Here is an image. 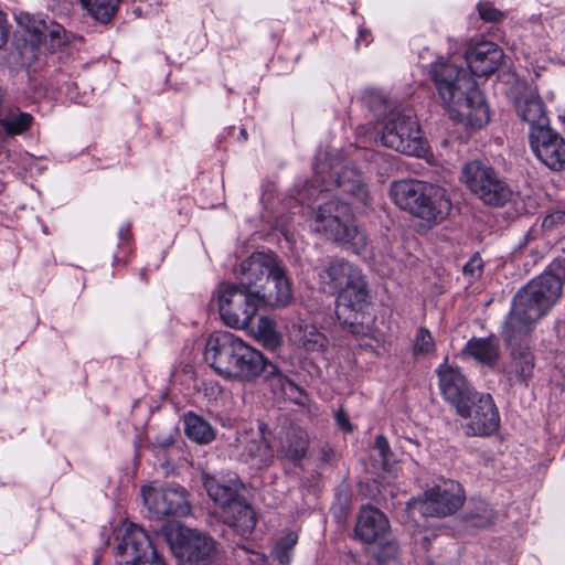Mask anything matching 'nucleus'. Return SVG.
Masks as SVG:
<instances>
[{
	"instance_id": "f257e3e1",
	"label": "nucleus",
	"mask_w": 565,
	"mask_h": 565,
	"mask_svg": "<svg viewBox=\"0 0 565 565\" xmlns=\"http://www.w3.org/2000/svg\"><path fill=\"white\" fill-rule=\"evenodd\" d=\"M335 194L330 188L319 190L317 200L321 201L313 212L312 228L328 239L351 244L359 249L366 245V237L354 224L348 202H340L337 196L347 194L351 204L366 206L371 201L370 191L360 171L353 166H344L337 172L334 181Z\"/></svg>"
},
{
	"instance_id": "f03ea898",
	"label": "nucleus",
	"mask_w": 565,
	"mask_h": 565,
	"mask_svg": "<svg viewBox=\"0 0 565 565\" xmlns=\"http://www.w3.org/2000/svg\"><path fill=\"white\" fill-rule=\"evenodd\" d=\"M564 282L565 262L557 260L514 296L511 311L503 326V335L509 342L529 334L531 326L558 301Z\"/></svg>"
},
{
	"instance_id": "7ed1b4c3",
	"label": "nucleus",
	"mask_w": 565,
	"mask_h": 565,
	"mask_svg": "<svg viewBox=\"0 0 565 565\" xmlns=\"http://www.w3.org/2000/svg\"><path fill=\"white\" fill-rule=\"evenodd\" d=\"M204 360L220 376L232 381L250 383L279 374L277 366L260 351L227 331L207 338Z\"/></svg>"
},
{
	"instance_id": "20e7f679",
	"label": "nucleus",
	"mask_w": 565,
	"mask_h": 565,
	"mask_svg": "<svg viewBox=\"0 0 565 565\" xmlns=\"http://www.w3.org/2000/svg\"><path fill=\"white\" fill-rule=\"evenodd\" d=\"M431 77L445 108L481 128L489 122V108L469 72L450 63H436Z\"/></svg>"
},
{
	"instance_id": "39448f33",
	"label": "nucleus",
	"mask_w": 565,
	"mask_h": 565,
	"mask_svg": "<svg viewBox=\"0 0 565 565\" xmlns=\"http://www.w3.org/2000/svg\"><path fill=\"white\" fill-rule=\"evenodd\" d=\"M323 289L337 294V315L341 319L347 311L354 317H344L343 323L354 327L358 316L370 303V294L362 270L345 259H332L318 268Z\"/></svg>"
},
{
	"instance_id": "423d86ee",
	"label": "nucleus",
	"mask_w": 565,
	"mask_h": 565,
	"mask_svg": "<svg viewBox=\"0 0 565 565\" xmlns=\"http://www.w3.org/2000/svg\"><path fill=\"white\" fill-rule=\"evenodd\" d=\"M390 195L397 206L429 225L441 223L451 211L446 189L437 184L412 179L398 180L391 184Z\"/></svg>"
},
{
	"instance_id": "0eeeda50",
	"label": "nucleus",
	"mask_w": 565,
	"mask_h": 565,
	"mask_svg": "<svg viewBox=\"0 0 565 565\" xmlns=\"http://www.w3.org/2000/svg\"><path fill=\"white\" fill-rule=\"evenodd\" d=\"M287 294L280 297L268 294L252 292L235 282H222L215 290L212 301L217 305L222 321L235 329L247 328L262 305L271 307L287 306Z\"/></svg>"
},
{
	"instance_id": "6e6552de",
	"label": "nucleus",
	"mask_w": 565,
	"mask_h": 565,
	"mask_svg": "<svg viewBox=\"0 0 565 565\" xmlns=\"http://www.w3.org/2000/svg\"><path fill=\"white\" fill-rule=\"evenodd\" d=\"M238 285L252 292L270 294L280 297L287 294V305L291 301L292 292L282 267L273 253H254L244 259L237 270Z\"/></svg>"
},
{
	"instance_id": "1a4fd4ad",
	"label": "nucleus",
	"mask_w": 565,
	"mask_h": 565,
	"mask_svg": "<svg viewBox=\"0 0 565 565\" xmlns=\"http://www.w3.org/2000/svg\"><path fill=\"white\" fill-rule=\"evenodd\" d=\"M462 180L471 194L489 207H503L511 203L515 195L512 186L498 170L479 160H472L463 166Z\"/></svg>"
},
{
	"instance_id": "9d476101",
	"label": "nucleus",
	"mask_w": 565,
	"mask_h": 565,
	"mask_svg": "<svg viewBox=\"0 0 565 565\" xmlns=\"http://www.w3.org/2000/svg\"><path fill=\"white\" fill-rule=\"evenodd\" d=\"M381 141L383 146L407 156L422 157L426 152V141L411 110L394 109L390 113L383 126Z\"/></svg>"
},
{
	"instance_id": "9b49d317",
	"label": "nucleus",
	"mask_w": 565,
	"mask_h": 565,
	"mask_svg": "<svg viewBox=\"0 0 565 565\" xmlns=\"http://www.w3.org/2000/svg\"><path fill=\"white\" fill-rule=\"evenodd\" d=\"M170 550L182 562L191 565H212L217 553L216 542L205 533L181 525L164 532Z\"/></svg>"
},
{
	"instance_id": "f8f14e48",
	"label": "nucleus",
	"mask_w": 565,
	"mask_h": 565,
	"mask_svg": "<svg viewBox=\"0 0 565 565\" xmlns=\"http://www.w3.org/2000/svg\"><path fill=\"white\" fill-rule=\"evenodd\" d=\"M463 503L461 486L452 480L443 481L429 489L423 499H414L408 503L412 512L423 516H447L455 513Z\"/></svg>"
},
{
	"instance_id": "ddd939ff",
	"label": "nucleus",
	"mask_w": 565,
	"mask_h": 565,
	"mask_svg": "<svg viewBox=\"0 0 565 565\" xmlns=\"http://www.w3.org/2000/svg\"><path fill=\"white\" fill-rule=\"evenodd\" d=\"M141 495L150 518L185 516L191 507L184 488L172 484L160 488L142 487Z\"/></svg>"
},
{
	"instance_id": "4468645a",
	"label": "nucleus",
	"mask_w": 565,
	"mask_h": 565,
	"mask_svg": "<svg viewBox=\"0 0 565 565\" xmlns=\"http://www.w3.org/2000/svg\"><path fill=\"white\" fill-rule=\"evenodd\" d=\"M114 541L117 565H138L156 551L147 532L135 523L124 522L116 527Z\"/></svg>"
},
{
	"instance_id": "2eb2a0df",
	"label": "nucleus",
	"mask_w": 565,
	"mask_h": 565,
	"mask_svg": "<svg viewBox=\"0 0 565 565\" xmlns=\"http://www.w3.org/2000/svg\"><path fill=\"white\" fill-rule=\"evenodd\" d=\"M457 413L469 418L466 425V434L469 436H489L500 425L499 412L490 394L476 392L457 408Z\"/></svg>"
},
{
	"instance_id": "dca6fc26",
	"label": "nucleus",
	"mask_w": 565,
	"mask_h": 565,
	"mask_svg": "<svg viewBox=\"0 0 565 565\" xmlns=\"http://www.w3.org/2000/svg\"><path fill=\"white\" fill-rule=\"evenodd\" d=\"M512 100L520 119L530 125V132L550 127L546 108L536 87L519 83L513 89Z\"/></svg>"
},
{
	"instance_id": "f3484780",
	"label": "nucleus",
	"mask_w": 565,
	"mask_h": 565,
	"mask_svg": "<svg viewBox=\"0 0 565 565\" xmlns=\"http://www.w3.org/2000/svg\"><path fill=\"white\" fill-rule=\"evenodd\" d=\"M525 337H518L512 342L504 339L511 349L510 362L503 367V377L510 387L518 384L526 386L533 375L534 356L530 348L522 343Z\"/></svg>"
},
{
	"instance_id": "a211bd4d",
	"label": "nucleus",
	"mask_w": 565,
	"mask_h": 565,
	"mask_svg": "<svg viewBox=\"0 0 565 565\" xmlns=\"http://www.w3.org/2000/svg\"><path fill=\"white\" fill-rule=\"evenodd\" d=\"M530 143L546 167L557 171L565 169V139L551 127L530 132Z\"/></svg>"
},
{
	"instance_id": "6ab92c4d",
	"label": "nucleus",
	"mask_w": 565,
	"mask_h": 565,
	"mask_svg": "<svg viewBox=\"0 0 565 565\" xmlns=\"http://www.w3.org/2000/svg\"><path fill=\"white\" fill-rule=\"evenodd\" d=\"M465 57L472 75L489 76L499 67L503 53L497 44L481 42L467 50Z\"/></svg>"
},
{
	"instance_id": "aec40b11",
	"label": "nucleus",
	"mask_w": 565,
	"mask_h": 565,
	"mask_svg": "<svg viewBox=\"0 0 565 565\" xmlns=\"http://www.w3.org/2000/svg\"><path fill=\"white\" fill-rule=\"evenodd\" d=\"M437 374L441 394L456 409L476 393L469 388L465 376L458 367L443 364L437 369Z\"/></svg>"
},
{
	"instance_id": "412c9836",
	"label": "nucleus",
	"mask_w": 565,
	"mask_h": 565,
	"mask_svg": "<svg viewBox=\"0 0 565 565\" xmlns=\"http://www.w3.org/2000/svg\"><path fill=\"white\" fill-rule=\"evenodd\" d=\"M390 530L386 515L376 508L362 507L355 524V535L365 543L382 539Z\"/></svg>"
},
{
	"instance_id": "4be33fe9",
	"label": "nucleus",
	"mask_w": 565,
	"mask_h": 565,
	"mask_svg": "<svg viewBox=\"0 0 565 565\" xmlns=\"http://www.w3.org/2000/svg\"><path fill=\"white\" fill-rule=\"evenodd\" d=\"M223 522L241 537H248L257 523L256 513L244 500L238 499L222 511Z\"/></svg>"
},
{
	"instance_id": "5701e85b",
	"label": "nucleus",
	"mask_w": 565,
	"mask_h": 565,
	"mask_svg": "<svg viewBox=\"0 0 565 565\" xmlns=\"http://www.w3.org/2000/svg\"><path fill=\"white\" fill-rule=\"evenodd\" d=\"M202 481L209 497L222 508V511L241 499L238 492L242 488V483L235 478L224 480L215 476L203 473Z\"/></svg>"
},
{
	"instance_id": "b1692460",
	"label": "nucleus",
	"mask_w": 565,
	"mask_h": 565,
	"mask_svg": "<svg viewBox=\"0 0 565 565\" xmlns=\"http://www.w3.org/2000/svg\"><path fill=\"white\" fill-rule=\"evenodd\" d=\"M243 447L239 459L249 463L254 468H263L268 466L273 459V451L263 435L257 434L249 438L247 434H243L237 438Z\"/></svg>"
},
{
	"instance_id": "393cba45",
	"label": "nucleus",
	"mask_w": 565,
	"mask_h": 565,
	"mask_svg": "<svg viewBox=\"0 0 565 565\" xmlns=\"http://www.w3.org/2000/svg\"><path fill=\"white\" fill-rule=\"evenodd\" d=\"M463 353L487 366H493L499 360V344L493 338H472L463 349Z\"/></svg>"
},
{
	"instance_id": "a878e982",
	"label": "nucleus",
	"mask_w": 565,
	"mask_h": 565,
	"mask_svg": "<svg viewBox=\"0 0 565 565\" xmlns=\"http://www.w3.org/2000/svg\"><path fill=\"white\" fill-rule=\"evenodd\" d=\"M24 19L32 28L33 41L36 43H45L50 39L51 49L60 47L65 43V30L62 25L29 15Z\"/></svg>"
},
{
	"instance_id": "bb28decb",
	"label": "nucleus",
	"mask_w": 565,
	"mask_h": 565,
	"mask_svg": "<svg viewBox=\"0 0 565 565\" xmlns=\"http://www.w3.org/2000/svg\"><path fill=\"white\" fill-rule=\"evenodd\" d=\"M308 434L301 428H290L281 444V452L294 462L300 461L307 454Z\"/></svg>"
},
{
	"instance_id": "cd10ccee",
	"label": "nucleus",
	"mask_w": 565,
	"mask_h": 565,
	"mask_svg": "<svg viewBox=\"0 0 565 565\" xmlns=\"http://www.w3.org/2000/svg\"><path fill=\"white\" fill-rule=\"evenodd\" d=\"M184 429L186 436L198 444H209L215 437L212 426L193 413L184 416Z\"/></svg>"
},
{
	"instance_id": "c85d7f7f",
	"label": "nucleus",
	"mask_w": 565,
	"mask_h": 565,
	"mask_svg": "<svg viewBox=\"0 0 565 565\" xmlns=\"http://www.w3.org/2000/svg\"><path fill=\"white\" fill-rule=\"evenodd\" d=\"M121 0H81L82 7L96 21L107 24L116 15Z\"/></svg>"
},
{
	"instance_id": "c756f323",
	"label": "nucleus",
	"mask_w": 565,
	"mask_h": 565,
	"mask_svg": "<svg viewBox=\"0 0 565 565\" xmlns=\"http://www.w3.org/2000/svg\"><path fill=\"white\" fill-rule=\"evenodd\" d=\"M33 117L29 113H23L18 109L8 111L0 118V125L3 130L10 135H20L30 128Z\"/></svg>"
},
{
	"instance_id": "7c9ffc66",
	"label": "nucleus",
	"mask_w": 565,
	"mask_h": 565,
	"mask_svg": "<svg viewBox=\"0 0 565 565\" xmlns=\"http://www.w3.org/2000/svg\"><path fill=\"white\" fill-rule=\"evenodd\" d=\"M253 332L255 338L267 349L274 350L280 344V335L276 331L275 322L269 318L260 317Z\"/></svg>"
},
{
	"instance_id": "2f4dec72",
	"label": "nucleus",
	"mask_w": 565,
	"mask_h": 565,
	"mask_svg": "<svg viewBox=\"0 0 565 565\" xmlns=\"http://www.w3.org/2000/svg\"><path fill=\"white\" fill-rule=\"evenodd\" d=\"M297 338L307 351L319 352L327 345V338L315 326H300Z\"/></svg>"
},
{
	"instance_id": "473e14b6",
	"label": "nucleus",
	"mask_w": 565,
	"mask_h": 565,
	"mask_svg": "<svg viewBox=\"0 0 565 565\" xmlns=\"http://www.w3.org/2000/svg\"><path fill=\"white\" fill-rule=\"evenodd\" d=\"M367 565H401L397 544L387 542L376 547L370 555Z\"/></svg>"
},
{
	"instance_id": "72a5a7b5",
	"label": "nucleus",
	"mask_w": 565,
	"mask_h": 565,
	"mask_svg": "<svg viewBox=\"0 0 565 565\" xmlns=\"http://www.w3.org/2000/svg\"><path fill=\"white\" fill-rule=\"evenodd\" d=\"M298 542V534L294 531L287 532L275 545L274 557L281 565H289L292 557V550Z\"/></svg>"
},
{
	"instance_id": "f704fd0d",
	"label": "nucleus",
	"mask_w": 565,
	"mask_h": 565,
	"mask_svg": "<svg viewBox=\"0 0 565 565\" xmlns=\"http://www.w3.org/2000/svg\"><path fill=\"white\" fill-rule=\"evenodd\" d=\"M42 44L43 43H36L35 41H33V30L26 22L24 43L20 49V56L23 65L31 66L38 60Z\"/></svg>"
},
{
	"instance_id": "c9c22d12",
	"label": "nucleus",
	"mask_w": 565,
	"mask_h": 565,
	"mask_svg": "<svg viewBox=\"0 0 565 565\" xmlns=\"http://www.w3.org/2000/svg\"><path fill=\"white\" fill-rule=\"evenodd\" d=\"M435 349V343L430 332L425 328L420 327L417 329L414 337L413 352L415 355L428 354Z\"/></svg>"
},
{
	"instance_id": "e433bc0d",
	"label": "nucleus",
	"mask_w": 565,
	"mask_h": 565,
	"mask_svg": "<svg viewBox=\"0 0 565 565\" xmlns=\"http://www.w3.org/2000/svg\"><path fill=\"white\" fill-rule=\"evenodd\" d=\"M480 18L488 22H498L503 19L504 14L490 2H480L478 4Z\"/></svg>"
},
{
	"instance_id": "4c0bfd02",
	"label": "nucleus",
	"mask_w": 565,
	"mask_h": 565,
	"mask_svg": "<svg viewBox=\"0 0 565 565\" xmlns=\"http://www.w3.org/2000/svg\"><path fill=\"white\" fill-rule=\"evenodd\" d=\"M473 524L477 526H488L494 520L493 510L486 503H480V512L472 515Z\"/></svg>"
},
{
	"instance_id": "58836bf2",
	"label": "nucleus",
	"mask_w": 565,
	"mask_h": 565,
	"mask_svg": "<svg viewBox=\"0 0 565 565\" xmlns=\"http://www.w3.org/2000/svg\"><path fill=\"white\" fill-rule=\"evenodd\" d=\"M482 259L479 255H473L463 266L462 273L466 277L473 279L480 276L482 271Z\"/></svg>"
},
{
	"instance_id": "ea45409f",
	"label": "nucleus",
	"mask_w": 565,
	"mask_h": 565,
	"mask_svg": "<svg viewBox=\"0 0 565 565\" xmlns=\"http://www.w3.org/2000/svg\"><path fill=\"white\" fill-rule=\"evenodd\" d=\"M563 224H565V211L557 210L551 212L543 218L542 227L544 230L552 231Z\"/></svg>"
},
{
	"instance_id": "a19ab883",
	"label": "nucleus",
	"mask_w": 565,
	"mask_h": 565,
	"mask_svg": "<svg viewBox=\"0 0 565 565\" xmlns=\"http://www.w3.org/2000/svg\"><path fill=\"white\" fill-rule=\"evenodd\" d=\"M375 448L377 449L383 463H386L391 457V448L387 439L383 435H377L375 437Z\"/></svg>"
},
{
	"instance_id": "79ce46f5",
	"label": "nucleus",
	"mask_w": 565,
	"mask_h": 565,
	"mask_svg": "<svg viewBox=\"0 0 565 565\" xmlns=\"http://www.w3.org/2000/svg\"><path fill=\"white\" fill-rule=\"evenodd\" d=\"M177 433H170L167 435H158L154 438L153 445L159 448H168L174 444Z\"/></svg>"
},
{
	"instance_id": "37998d69",
	"label": "nucleus",
	"mask_w": 565,
	"mask_h": 565,
	"mask_svg": "<svg viewBox=\"0 0 565 565\" xmlns=\"http://www.w3.org/2000/svg\"><path fill=\"white\" fill-rule=\"evenodd\" d=\"M138 565H166V563L157 551H153V555L145 557L142 561L138 562Z\"/></svg>"
},
{
	"instance_id": "c03bdc74",
	"label": "nucleus",
	"mask_w": 565,
	"mask_h": 565,
	"mask_svg": "<svg viewBox=\"0 0 565 565\" xmlns=\"http://www.w3.org/2000/svg\"><path fill=\"white\" fill-rule=\"evenodd\" d=\"M7 39H8V29L6 25V17L2 13V11H0V49L6 44Z\"/></svg>"
},
{
	"instance_id": "a18cd8bd",
	"label": "nucleus",
	"mask_w": 565,
	"mask_h": 565,
	"mask_svg": "<svg viewBox=\"0 0 565 565\" xmlns=\"http://www.w3.org/2000/svg\"><path fill=\"white\" fill-rule=\"evenodd\" d=\"M335 420H337V424L339 425V427L342 428L343 430H347V431L351 430V425L349 423V419L342 411H339L335 414Z\"/></svg>"
},
{
	"instance_id": "49530a36",
	"label": "nucleus",
	"mask_w": 565,
	"mask_h": 565,
	"mask_svg": "<svg viewBox=\"0 0 565 565\" xmlns=\"http://www.w3.org/2000/svg\"><path fill=\"white\" fill-rule=\"evenodd\" d=\"M419 545L420 547L426 551V552H429V548H430V545H431V539L427 535H423L420 539H419Z\"/></svg>"
},
{
	"instance_id": "de8ad7c7",
	"label": "nucleus",
	"mask_w": 565,
	"mask_h": 565,
	"mask_svg": "<svg viewBox=\"0 0 565 565\" xmlns=\"http://www.w3.org/2000/svg\"><path fill=\"white\" fill-rule=\"evenodd\" d=\"M369 36H370V32L367 30L361 29L359 31V36L356 39V43H359L361 41H366L367 42Z\"/></svg>"
},
{
	"instance_id": "09e8293b",
	"label": "nucleus",
	"mask_w": 565,
	"mask_h": 565,
	"mask_svg": "<svg viewBox=\"0 0 565 565\" xmlns=\"http://www.w3.org/2000/svg\"><path fill=\"white\" fill-rule=\"evenodd\" d=\"M241 136L243 139H245V140L247 139V131L245 128L241 129Z\"/></svg>"
},
{
	"instance_id": "8fccbe9b",
	"label": "nucleus",
	"mask_w": 565,
	"mask_h": 565,
	"mask_svg": "<svg viewBox=\"0 0 565 565\" xmlns=\"http://www.w3.org/2000/svg\"><path fill=\"white\" fill-rule=\"evenodd\" d=\"M309 192H310V195H312V194H313V192H316V186H315V185H311V189L309 190Z\"/></svg>"
},
{
	"instance_id": "3c124183",
	"label": "nucleus",
	"mask_w": 565,
	"mask_h": 565,
	"mask_svg": "<svg viewBox=\"0 0 565 565\" xmlns=\"http://www.w3.org/2000/svg\"><path fill=\"white\" fill-rule=\"evenodd\" d=\"M434 541L437 542L438 541V536L434 535Z\"/></svg>"
},
{
	"instance_id": "603ef678",
	"label": "nucleus",
	"mask_w": 565,
	"mask_h": 565,
	"mask_svg": "<svg viewBox=\"0 0 565 565\" xmlns=\"http://www.w3.org/2000/svg\"><path fill=\"white\" fill-rule=\"evenodd\" d=\"M563 122H564V125H565V114H564V117H563Z\"/></svg>"
}]
</instances>
